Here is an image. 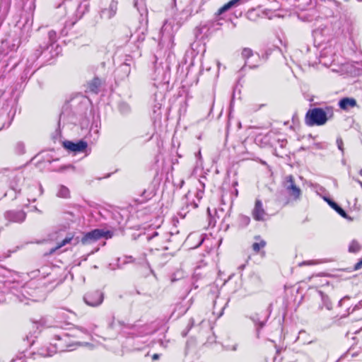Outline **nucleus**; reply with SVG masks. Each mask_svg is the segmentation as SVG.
<instances>
[{"label":"nucleus","instance_id":"nucleus-1","mask_svg":"<svg viewBox=\"0 0 362 362\" xmlns=\"http://www.w3.org/2000/svg\"><path fill=\"white\" fill-rule=\"evenodd\" d=\"M334 116V107L326 106L324 108L309 109L305 115V123L308 127L323 126Z\"/></svg>","mask_w":362,"mask_h":362},{"label":"nucleus","instance_id":"nucleus-2","mask_svg":"<svg viewBox=\"0 0 362 362\" xmlns=\"http://www.w3.org/2000/svg\"><path fill=\"white\" fill-rule=\"evenodd\" d=\"M112 233L110 230H103L101 229H94L83 235L81 242L83 245H90L102 238L106 239L111 238Z\"/></svg>","mask_w":362,"mask_h":362},{"label":"nucleus","instance_id":"nucleus-3","mask_svg":"<svg viewBox=\"0 0 362 362\" xmlns=\"http://www.w3.org/2000/svg\"><path fill=\"white\" fill-rule=\"evenodd\" d=\"M253 219L256 221H265L268 218V214L264 208L262 201L257 198L255 201L254 207L251 212Z\"/></svg>","mask_w":362,"mask_h":362},{"label":"nucleus","instance_id":"nucleus-4","mask_svg":"<svg viewBox=\"0 0 362 362\" xmlns=\"http://www.w3.org/2000/svg\"><path fill=\"white\" fill-rule=\"evenodd\" d=\"M284 187L290 197H293L294 199H298L300 198L301 189L296 185L295 178L292 175L286 177Z\"/></svg>","mask_w":362,"mask_h":362},{"label":"nucleus","instance_id":"nucleus-5","mask_svg":"<svg viewBox=\"0 0 362 362\" xmlns=\"http://www.w3.org/2000/svg\"><path fill=\"white\" fill-rule=\"evenodd\" d=\"M62 146L65 149L76 153L84 152L88 147V144L83 140H80L76 143L67 140L63 142Z\"/></svg>","mask_w":362,"mask_h":362},{"label":"nucleus","instance_id":"nucleus-6","mask_svg":"<svg viewBox=\"0 0 362 362\" xmlns=\"http://www.w3.org/2000/svg\"><path fill=\"white\" fill-rule=\"evenodd\" d=\"M255 242L252 244V250L255 255H260L261 256L265 255L264 249L267 246V241L261 238L260 235H255L254 237Z\"/></svg>","mask_w":362,"mask_h":362},{"label":"nucleus","instance_id":"nucleus-7","mask_svg":"<svg viewBox=\"0 0 362 362\" xmlns=\"http://www.w3.org/2000/svg\"><path fill=\"white\" fill-rule=\"evenodd\" d=\"M84 299L88 305L94 307L101 304L103 298V295L100 292L95 291L87 294Z\"/></svg>","mask_w":362,"mask_h":362},{"label":"nucleus","instance_id":"nucleus-8","mask_svg":"<svg viewBox=\"0 0 362 362\" xmlns=\"http://www.w3.org/2000/svg\"><path fill=\"white\" fill-rule=\"evenodd\" d=\"M118 2L115 0H112L110 3L108 8H104L102 11L101 17L106 19H110L115 16L117 11Z\"/></svg>","mask_w":362,"mask_h":362},{"label":"nucleus","instance_id":"nucleus-9","mask_svg":"<svg viewBox=\"0 0 362 362\" xmlns=\"http://www.w3.org/2000/svg\"><path fill=\"white\" fill-rule=\"evenodd\" d=\"M74 233H69L64 239H63L62 241L57 243L56 245L54 247L50 249L49 254L52 255L59 249L62 248V247L65 246L67 244H69L71 242V240L74 239Z\"/></svg>","mask_w":362,"mask_h":362},{"label":"nucleus","instance_id":"nucleus-10","mask_svg":"<svg viewBox=\"0 0 362 362\" xmlns=\"http://www.w3.org/2000/svg\"><path fill=\"white\" fill-rule=\"evenodd\" d=\"M101 85V80L98 77H95L87 83L88 91L97 94L99 92V89Z\"/></svg>","mask_w":362,"mask_h":362},{"label":"nucleus","instance_id":"nucleus-11","mask_svg":"<svg viewBox=\"0 0 362 362\" xmlns=\"http://www.w3.org/2000/svg\"><path fill=\"white\" fill-rule=\"evenodd\" d=\"M356 105V100L352 98H343L339 102V106L343 110L354 107Z\"/></svg>","mask_w":362,"mask_h":362},{"label":"nucleus","instance_id":"nucleus-12","mask_svg":"<svg viewBox=\"0 0 362 362\" xmlns=\"http://www.w3.org/2000/svg\"><path fill=\"white\" fill-rule=\"evenodd\" d=\"M7 217L14 222H22L25 218V214L22 211H18L17 212L14 211H8L6 213Z\"/></svg>","mask_w":362,"mask_h":362},{"label":"nucleus","instance_id":"nucleus-13","mask_svg":"<svg viewBox=\"0 0 362 362\" xmlns=\"http://www.w3.org/2000/svg\"><path fill=\"white\" fill-rule=\"evenodd\" d=\"M239 1L240 0H230V1H229L228 3L225 4L223 6H222L221 7H220L217 10V11L216 13V16H220V15L223 14L226 11H228L229 9H230L232 7L235 6Z\"/></svg>","mask_w":362,"mask_h":362},{"label":"nucleus","instance_id":"nucleus-14","mask_svg":"<svg viewBox=\"0 0 362 362\" xmlns=\"http://www.w3.org/2000/svg\"><path fill=\"white\" fill-rule=\"evenodd\" d=\"M361 249V245L357 240H352L349 246V252L351 253H357Z\"/></svg>","mask_w":362,"mask_h":362},{"label":"nucleus","instance_id":"nucleus-15","mask_svg":"<svg viewBox=\"0 0 362 362\" xmlns=\"http://www.w3.org/2000/svg\"><path fill=\"white\" fill-rule=\"evenodd\" d=\"M152 196L151 193H148L146 190H144L141 195V199H138V202L141 204L146 202L152 197Z\"/></svg>","mask_w":362,"mask_h":362},{"label":"nucleus","instance_id":"nucleus-16","mask_svg":"<svg viewBox=\"0 0 362 362\" xmlns=\"http://www.w3.org/2000/svg\"><path fill=\"white\" fill-rule=\"evenodd\" d=\"M241 55L244 59H247L253 55V52L251 49L246 47L243 49Z\"/></svg>","mask_w":362,"mask_h":362},{"label":"nucleus","instance_id":"nucleus-17","mask_svg":"<svg viewBox=\"0 0 362 362\" xmlns=\"http://www.w3.org/2000/svg\"><path fill=\"white\" fill-rule=\"evenodd\" d=\"M69 190L68 188H66V187H64L62 186L61 188H60V190L59 192V196L64 197V198H67L69 197Z\"/></svg>","mask_w":362,"mask_h":362},{"label":"nucleus","instance_id":"nucleus-18","mask_svg":"<svg viewBox=\"0 0 362 362\" xmlns=\"http://www.w3.org/2000/svg\"><path fill=\"white\" fill-rule=\"evenodd\" d=\"M334 211H337L343 218L346 219H351V218L347 215L346 211L339 206L337 209H335Z\"/></svg>","mask_w":362,"mask_h":362},{"label":"nucleus","instance_id":"nucleus-19","mask_svg":"<svg viewBox=\"0 0 362 362\" xmlns=\"http://www.w3.org/2000/svg\"><path fill=\"white\" fill-rule=\"evenodd\" d=\"M55 352H57V350L53 349V350H50V351H49V352H48V353H45V352L44 351V349H41L40 354H41L42 356H45V357H47V356H52V354H53L54 353H55Z\"/></svg>","mask_w":362,"mask_h":362},{"label":"nucleus","instance_id":"nucleus-20","mask_svg":"<svg viewBox=\"0 0 362 362\" xmlns=\"http://www.w3.org/2000/svg\"><path fill=\"white\" fill-rule=\"evenodd\" d=\"M327 202L328 203V204L334 209L335 210V209H337L339 205L334 201L331 200V199H327Z\"/></svg>","mask_w":362,"mask_h":362},{"label":"nucleus","instance_id":"nucleus-21","mask_svg":"<svg viewBox=\"0 0 362 362\" xmlns=\"http://www.w3.org/2000/svg\"><path fill=\"white\" fill-rule=\"evenodd\" d=\"M362 268V258L354 265V270L357 271Z\"/></svg>","mask_w":362,"mask_h":362},{"label":"nucleus","instance_id":"nucleus-22","mask_svg":"<svg viewBox=\"0 0 362 362\" xmlns=\"http://www.w3.org/2000/svg\"><path fill=\"white\" fill-rule=\"evenodd\" d=\"M159 358V355L158 354H154L153 356H152V359L153 360H157Z\"/></svg>","mask_w":362,"mask_h":362},{"label":"nucleus","instance_id":"nucleus-23","mask_svg":"<svg viewBox=\"0 0 362 362\" xmlns=\"http://www.w3.org/2000/svg\"><path fill=\"white\" fill-rule=\"evenodd\" d=\"M303 264H305V265H309V264H311L312 263L311 262H304Z\"/></svg>","mask_w":362,"mask_h":362},{"label":"nucleus","instance_id":"nucleus-24","mask_svg":"<svg viewBox=\"0 0 362 362\" xmlns=\"http://www.w3.org/2000/svg\"><path fill=\"white\" fill-rule=\"evenodd\" d=\"M247 223H250V218H249V217H247Z\"/></svg>","mask_w":362,"mask_h":362},{"label":"nucleus","instance_id":"nucleus-25","mask_svg":"<svg viewBox=\"0 0 362 362\" xmlns=\"http://www.w3.org/2000/svg\"><path fill=\"white\" fill-rule=\"evenodd\" d=\"M360 175L362 176V169L360 170Z\"/></svg>","mask_w":362,"mask_h":362}]
</instances>
